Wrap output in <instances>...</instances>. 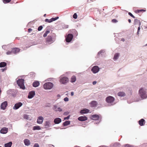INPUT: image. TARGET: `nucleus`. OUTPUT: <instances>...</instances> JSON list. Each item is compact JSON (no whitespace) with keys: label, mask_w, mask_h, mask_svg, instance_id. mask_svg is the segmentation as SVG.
<instances>
[{"label":"nucleus","mask_w":147,"mask_h":147,"mask_svg":"<svg viewBox=\"0 0 147 147\" xmlns=\"http://www.w3.org/2000/svg\"><path fill=\"white\" fill-rule=\"evenodd\" d=\"M140 26H139L138 27V31H140Z\"/></svg>","instance_id":"obj_50"},{"label":"nucleus","mask_w":147,"mask_h":147,"mask_svg":"<svg viewBox=\"0 0 147 147\" xmlns=\"http://www.w3.org/2000/svg\"><path fill=\"white\" fill-rule=\"evenodd\" d=\"M74 92H71V96H73V95H74Z\"/></svg>","instance_id":"obj_53"},{"label":"nucleus","mask_w":147,"mask_h":147,"mask_svg":"<svg viewBox=\"0 0 147 147\" xmlns=\"http://www.w3.org/2000/svg\"><path fill=\"white\" fill-rule=\"evenodd\" d=\"M119 53H116L115 54L113 57V59L115 61L118 58L119 56Z\"/></svg>","instance_id":"obj_28"},{"label":"nucleus","mask_w":147,"mask_h":147,"mask_svg":"<svg viewBox=\"0 0 147 147\" xmlns=\"http://www.w3.org/2000/svg\"><path fill=\"white\" fill-rule=\"evenodd\" d=\"M139 32H140L139 31H137V35H138L139 34H140L139 33Z\"/></svg>","instance_id":"obj_52"},{"label":"nucleus","mask_w":147,"mask_h":147,"mask_svg":"<svg viewBox=\"0 0 147 147\" xmlns=\"http://www.w3.org/2000/svg\"><path fill=\"white\" fill-rule=\"evenodd\" d=\"M56 39V35L54 33H53L51 35L48 36L46 38V43L47 44L50 45L53 43Z\"/></svg>","instance_id":"obj_1"},{"label":"nucleus","mask_w":147,"mask_h":147,"mask_svg":"<svg viewBox=\"0 0 147 147\" xmlns=\"http://www.w3.org/2000/svg\"><path fill=\"white\" fill-rule=\"evenodd\" d=\"M105 146H102V147H105Z\"/></svg>","instance_id":"obj_58"},{"label":"nucleus","mask_w":147,"mask_h":147,"mask_svg":"<svg viewBox=\"0 0 147 147\" xmlns=\"http://www.w3.org/2000/svg\"><path fill=\"white\" fill-rule=\"evenodd\" d=\"M117 95L120 97H123L125 96V94L123 92H120L118 93Z\"/></svg>","instance_id":"obj_22"},{"label":"nucleus","mask_w":147,"mask_h":147,"mask_svg":"<svg viewBox=\"0 0 147 147\" xmlns=\"http://www.w3.org/2000/svg\"><path fill=\"white\" fill-rule=\"evenodd\" d=\"M39 147V145L38 144H37V143H36L34 144L33 147Z\"/></svg>","instance_id":"obj_44"},{"label":"nucleus","mask_w":147,"mask_h":147,"mask_svg":"<svg viewBox=\"0 0 147 147\" xmlns=\"http://www.w3.org/2000/svg\"><path fill=\"white\" fill-rule=\"evenodd\" d=\"M120 146V144L117 143H115L114 144V146L115 147H119Z\"/></svg>","instance_id":"obj_36"},{"label":"nucleus","mask_w":147,"mask_h":147,"mask_svg":"<svg viewBox=\"0 0 147 147\" xmlns=\"http://www.w3.org/2000/svg\"><path fill=\"white\" fill-rule=\"evenodd\" d=\"M59 18L58 17H56L55 18H53L50 19H46L45 20V21L46 22L51 23L53 21H55Z\"/></svg>","instance_id":"obj_9"},{"label":"nucleus","mask_w":147,"mask_h":147,"mask_svg":"<svg viewBox=\"0 0 147 147\" xmlns=\"http://www.w3.org/2000/svg\"><path fill=\"white\" fill-rule=\"evenodd\" d=\"M53 87V84L52 83L48 82L45 84L43 85L44 88L45 89H50Z\"/></svg>","instance_id":"obj_4"},{"label":"nucleus","mask_w":147,"mask_h":147,"mask_svg":"<svg viewBox=\"0 0 147 147\" xmlns=\"http://www.w3.org/2000/svg\"><path fill=\"white\" fill-rule=\"evenodd\" d=\"M53 109L55 111L61 112L62 111V109L59 107H58L57 105H54Z\"/></svg>","instance_id":"obj_11"},{"label":"nucleus","mask_w":147,"mask_h":147,"mask_svg":"<svg viewBox=\"0 0 147 147\" xmlns=\"http://www.w3.org/2000/svg\"><path fill=\"white\" fill-rule=\"evenodd\" d=\"M73 38V36L72 34H68L66 38V41L67 42H70L72 40Z\"/></svg>","instance_id":"obj_7"},{"label":"nucleus","mask_w":147,"mask_h":147,"mask_svg":"<svg viewBox=\"0 0 147 147\" xmlns=\"http://www.w3.org/2000/svg\"><path fill=\"white\" fill-rule=\"evenodd\" d=\"M42 28L43 27L42 26H40L38 28V30L39 31H40L42 30Z\"/></svg>","instance_id":"obj_39"},{"label":"nucleus","mask_w":147,"mask_h":147,"mask_svg":"<svg viewBox=\"0 0 147 147\" xmlns=\"http://www.w3.org/2000/svg\"><path fill=\"white\" fill-rule=\"evenodd\" d=\"M12 144V142H10L8 143L5 144L4 146L5 147H11Z\"/></svg>","instance_id":"obj_25"},{"label":"nucleus","mask_w":147,"mask_h":147,"mask_svg":"<svg viewBox=\"0 0 147 147\" xmlns=\"http://www.w3.org/2000/svg\"><path fill=\"white\" fill-rule=\"evenodd\" d=\"M23 104L21 102H18L15 104L13 109L16 110L19 109L20 107L22 106Z\"/></svg>","instance_id":"obj_8"},{"label":"nucleus","mask_w":147,"mask_h":147,"mask_svg":"<svg viewBox=\"0 0 147 147\" xmlns=\"http://www.w3.org/2000/svg\"><path fill=\"white\" fill-rule=\"evenodd\" d=\"M145 46H147V43L145 45Z\"/></svg>","instance_id":"obj_59"},{"label":"nucleus","mask_w":147,"mask_h":147,"mask_svg":"<svg viewBox=\"0 0 147 147\" xmlns=\"http://www.w3.org/2000/svg\"><path fill=\"white\" fill-rule=\"evenodd\" d=\"M76 80V78L75 76H72L71 79V82H75Z\"/></svg>","instance_id":"obj_30"},{"label":"nucleus","mask_w":147,"mask_h":147,"mask_svg":"<svg viewBox=\"0 0 147 147\" xmlns=\"http://www.w3.org/2000/svg\"><path fill=\"white\" fill-rule=\"evenodd\" d=\"M43 117L42 116H39L37 119V122L39 124H42L43 122Z\"/></svg>","instance_id":"obj_12"},{"label":"nucleus","mask_w":147,"mask_h":147,"mask_svg":"<svg viewBox=\"0 0 147 147\" xmlns=\"http://www.w3.org/2000/svg\"><path fill=\"white\" fill-rule=\"evenodd\" d=\"M32 30V29L31 28H29L28 29V32H30Z\"/></svg>","instance_id":"obj_48"},{"label":"nucleus","mask_w":147,"mask_h":147,"mask_svg":"<svg viewBox=\"0 0 147 147\" xmlns=\"http://www.w3.org/2000/svg\"><path fill=\"white\" fill-rule=\"evenodd\" d=\"M17 83L20 87V88L24 89H25V87L24 84V80L22 79H19L17 81Z\"/></svg>","instance_id":"obj_5"},{"label":"nucleus","mask_w":147,"mask_h":147,"mask_svg":"<svg viewBox=\"0 0 147 147\" xmlns=\"http://www.w3.org/2000/svg\"><path fill=\"white\" fill-rule=\"evenodd\" d=\"M125 147H133V146L129 144H127L125 145Z\"/></svg>","instance_id":"obj_43"},{"label":"nucleus","mask_w":147,"mask_h":147,"mask_svg":"<svg viewBox=\"0 0 147 147\" xmlns=\"http://www.w3.org/2000/svg\"><path fill=\"white\" fill-rule=\"evenodd\" d=\"M77 16H78L77 15L76 13H74V15L73 16V18L75 19H76L77 18Z\"/></svg>","instance_id":"obj_38"},{"label":"nucleus","mask_w":147,"mask_h":147,"mask_svg":"<svg viewBox=\"0 0 147 147\" xmlns=\"http://www.w3.org/2000/svg\"><path fill=\"white\" fill-rule=\"evenodd\" d=\"M41 129L40 127V126H35L33 127V130H40Z\"/></svg>","instance_id":"obj_32"},{"label":"nucleus","mask_w":147,"mask_h":147,"mask_svg":"<svg viewBox=\"0 0 147 147\" xmlns=\"http://www.w3.org/2000/svg\"><path fill=\"white\" fill-rule=\"evenodd\" d=\"M0 147H1V146H0Z\"/></svg>","instance_id":"obj_62"},{"label":"nucleus","mask_w":147,"mask_h":147,"mask_svg":"<svg viewBox=\"0 0 147 147\" xmlns=\"http://www.w3.org/2000/svg\"><path fill=\"white\" fill-rule=\"evenodd\" d=\"M97 104L96 102L95 101H92L90 103V105L92 107H95Z\"/></svg>","instance_id":"obj_27"},{"label":"nucleus","mask_w":147,"mask_h":147,"mask_svg":"<svg viewBox=\"0 0 147 147\" xmlns=\"http://www.w3.org/2000/svg\"><path fill=\"white\" fill-rule=\"evenodd\" d=\"M106 101L110 106L113 105L115 104V98L113 96H109L106 98Z\"/></svg>","instance_id":"obj_3"},{"label":"nucleus","mask_w":147,"mask_h":147,"mask_svg":"<svg viewBox=\"0 0 147 147\" xmlns=\"http://www.w3.org/2000/svg\"><path fill=\"white\" fill-rule=\"evenodd\" d=\"M112 22L113 23H115L117 22V21L115 19H113L112 20Z\"/></svg>","instance_id":"obj_41"},{"label":"nucleus","mask_w":147,"mask_h":147,"mask_svg":"<svg viewBox=\"0 0 147 147\" xmlns=\"http://www.w3.org/2000/svg\"><path fill=\"white\" fill-rule=\"evenodd\" d=\"M128 14L132 18H135V17L133 16L131 13L129 12Z\"/></svg>","instance_id":"obj_40"},{"label":"nucleus","mask_w":147,"mask_h":147,"mask_svg":"<svg viewBox=\"0 0 147 147\" xmlns=\"http://www.w3.org/2000/svg\"><path fill=\"white\" fill-rule=\"evenodd\" d=\"M99 118V116L97 115H93L92 116V118L93 120H97Z\"/></svg>","instance_id":"obj_26"},{"label":"nucleus","mask_w":147,"mask_h":147,"mask_svg":"<svg viewBox=\"0 0 147 147\" xmlns=\"http://www.w3.org/2000/svg\"><path fill=\"white\" fill-rule=\"evenodd\" d=\"M90 1H93V0H90Z\"/></svg>","instance_id":"obj_61"},{"label":"nucleus","mask_w":147,"mask_h":147,"mask_svg":"<svg viewBox=\"0 0 147 147\" xmlns=\"http://www.w3.org/2000/svg\"><path fill=\"white\" fill-rule=\"evenodd\" d=\"M61 121V119L59 118H57L54 120V122L55 124H59Z\"/></svg>","instance_id":"obj_18"},{"label":"nucleus","mask_w":147,"mask_h":147,"mask_svg":"<svg viewBox=\"0 0 147 147\" xmlns=\"http://www.w3.org/2000/svg\"><path fill=\"white\" fill-rule=\"evenodd\" d=\"M105 52V51L104 50H102V53H104Z\"/></svg>","instance_id":"obj_54"},{"label":"nucleus","mask_w":147,"mask_h":147,"mask_svg":"<svg viewBox=\"0 0 147 147\" xmlns=\"http://www.w3.org/2000/svg\"><path fill=\"white\" fill-rule=\"evenodd\" d=\"M96 83V82L94 81L93 82L92 84L93 85H95Z\"/></svg>","instance_id":"obj_49"},{"label":"nucleus","mask_w":147,"mask_h":147,"mask_svg":"<svg viewBox=\"0 0 147 147\" xmlns=\"http://www.w3.org/2000/svg\"><path fill=\"white\" fill-rule=\"evenodd\" d=\"M138 12H140V11H145L144 10V9H141V10H137Z\"/></svg>","instance_id":"obj_47"},{"label":"nucleus","mask_w":147,"mask_h":147,"mask_svg":"<svg viewBox=\"0 0 147 147\" xmlns=\"http://www.w3.org/2000/svg\"><path fill=\"white\" fill-rule=\"evenodd\" d=\"M39 82H38L36 81L33 83L32 85L33 87H36L39 86Z\"/></svg>","instance_id":"obj_21"},{"label":"nucleus","mask_w":147,"mask_h":147,"mask_svg":"<svg viewBox=\"0 0 147 147\" xmlns=\"http://www.w3.org/2000/svg\"><path fill=\"white\" fill-rule=\"evenodd\" d=\"M134 25L138 24L140 26L141 25V23L139 20L137 19H135L134 20Z\"/></svg>","instance_id":"obj_24"},{"label":"nucleus","mask_w":147,"mask_h":147,"mask_svg":"<svg viewBox=\"0 0 147 147\" xmlns=\"http://www.w3.org/2000/svg\"><path fill=\"white\" fill-rule=\"evenodd\" d=\"M50 32V31L49 30H47L45 32V33L43 35V36L44 37H46L47 34H49Z\"/></svg>","instance_id":"obj_31"},{"label":"nucleus","mask_w":147,"mask_h":147,"mask_svg":"<svg viewBox=\"0 0 147 147\" xmlns=\"http://www.w3.org/2000/svg\"><path fill=\"white\" fill-rule=\"evenodd\" d=\"M7 65V63L6 62H3L0 63V67H3Z\"/></svg>","instance_id":"obj_29"},{"label":"nucleus","mask_w":147,"mask_h":147,"mask_svg":"<svg viewBox=\"0 0 147 147\" xmlns=\"http://www.w3.org/2000/svg\"><path fill=\"white\" fill-rule=\"evenodd\" d=\"M78 119L81 121H85L87 119V118L85 116H80L78 118Z\"/></svg>","instance_id":"obj_16"},{"label":"nucleus","mask_w":147,"mask_h":147,"mask_svg":"<svg viewBox=\"0 0 147 147\" xmlns=\"http://www.w3.org/2000/svg\"><path fill=\"white\" fill-rule=\"evenodd\" d=\"M89 110L87 109H84L81 110L80 112V113L81 114L87 113L89 112Z\"/></svg>","instance_id":"obj_19"},{"label":"nucleus","mask_w":147,"mask_h":147,"mask_svg":"<svg viewBox=\"0 0 147 147\" xmlns=\"http://www.w3.org/2000/svg\"><path fill=\"white\" fill-rule=\"evenodd\" d=\"M70 123V122L69 121H65L63 123L64 126H67L69 125Z\"/></svg>","instance_id":"obj_33"},{"label":"nucleus","mask_w":147,"mask_h":147,"mask_svg":"<svg viewBox=\"0 0 147 147\" xmlns=\"http://www.w3.org/2000/svg\"><path fill=\"white\" fill-rule=\"evenodd\" d=\"M69 113V112L68 111L65 112L63 113V115H67Z\"/></svg>","instance_id":"obj_42"},{"label":"nucleus","mask_w":147,"mask_h":147,"mask_svg":"<svg viewBox=\"0 0 147 147\" xmlns=\"http://www.w3.org/2000/svg\"><path fill=\"white\" fill-rule=\"evenodd\" d=\"M69 80L67 78L64 77L61 78L60 79V82L61 83L63 84H65L68 82Z\"/></svg>","instance_id":"obj_6"},{"label":"nucleus","mask_w":147,"mask_h":147,"mask_svg":"<svg viewBox=\"0 0 147 147\" xmlns=\"http://www.w3.org/2000/svg\"><path fill=\"white\" fill-rule=\"evenodd\" d=\"M128 22L129 23H131V20L130 19H129L128 20Z\"/></svg>","instance_id":"obj_55"},{"label":"nucleus","mask_w":147,"mask_h":147,"mask_svg":"<svg viewBox=\"0 0 147 147\" xmlns=\"http://www.w3.org/2000/svg\"><path fill=\"white\" fill-rule=\"evenodd\" d=\"M64 100L65 101H67L69 100L68 98L67 97L65 98Z\"/></svg>","instance_id":"obj_46"},{"label":"nucleus","mask_w":147,"mask_h":147,"mask_svg":"<svg viewBox=\"0 0 147 147\" xmlns=\"http://www.w3.org/2000/svg\"><path fill=\"white\" fill-rule=\"evenodd\" d=\"M11 1V0H3V2L5 4Z\"/></svg>","instance_id":"obj_35"},{"label":"nucleus","mask_w":147,"mask_h":147,"mask_svg":"<svg viewBox=\"0 0 147 147\" xmlns=\"http://www.w3.org/2000/svg\"><path fill=\"white\" fill-rule=\"evenodd\" d=\"M101 53V52H100V51H99L98 53V54H100Z\"/></svg>","instance_id":"obj_57"},{"label":"nucleus","mask_w":147,"mask_h":147,"mask_svg":"<svg viewBox=\"0 0 147 147\" xmlns=\"http://www.w3.org/2000/svg\"><path fill=\"white\" fill-rule=\"evenodd\" d=\"M8 129L6 127H4L2 128L0 130V132L3 134H6L8 131Z\"/></svg>","instance_id":"obj_17"},{"label":"nucleus","mask_w":147,"mask_h":147,"mask_svg":"<svg viewBox=\"0 0 147 147\" xmlns=\"http://www.w3.org/2000/svg\"><path fill=\"white\" fill-rule=\"evenodd\" d=\"M24 142L25 145L26 146H29L30 144V140L28 139H25L24 140Z\"/></svg>","instance_id":"obj_20"},{"label":"nucleus","mask_w":147,"mask_h":147,"mask_svg":"<svg viewBox=\"0 0 147 147\" xmlns=\"http://www.w3.org/2000/svg\"><path fill=\"white\" fill-rule=\"evenodd\" d=\"M35 95L34 91H32L29 92L28 97L29 98H32Z\"/></svg>","instance_id":"obj_13"},{"label":"nucleus","mask_w":147,"mask_h":147,"mask_svg":"<svg viewBox=\"0 0 147 147\" xmlns=\"http://www.w3.org/2000/svg\"><path fill=\"white\" fill-rule=\"evenodd\" d=\"M86 147H90L89 146H86Z\"/></svg>","instance_id":"obj_60"},{"label":"nucleus","mask_w":147,"mask_h":147,"mask_svg":"<svg viewBox=\"0 0 147 147\" xmlns=\"http://www.w3.org/2000/svg\"><path fill=\"white\" fill-rule=\"evenodd\" d=\"M12 54H16L20 51V49L18 48H14L12 49Z\"/></svg>","instance_id":"obj_15"},{"label":"nucleus","mask_w":147,"mask_h":147,"mask_svg":"<svg viewBox=\"0 0 147 147\" xmlns=\"http://www.w3.org/2000/svg\"><path fill=\"white\" fill-rule=\"evenodd\" d=\"M121 40L123 41V42H124L125 40L124 38H122Z\"/></svg>","instance_id":"obj_51"},{"label":"nucleus","mask_w":147,"mask_h":147,"mask_svg":"<svg viewBox=\"0 0 147 147\" xmlns=\"http://www.w3.org/2000/svg\"><path fill=\"white\" fill-rule=\"evenodd\" d=\"M6 53L7 55H8L12 54V50H11V51H8Z\"/></svg>","instance_id":"obj_37"},{"label":"nucleus","mask_w":147,"mask_h":147,"mask_svg":"<svg viewBox=\"0 0 147 147\" xmlns=\"http://www.w3.org/2000/svg\"><path fill=\"white\" fill-rule=\"evenodd\" d=\"M50 124V122L48 121H47L45 122V126L47 127H49Z\"/></svg>","instance_id":"obj_34"},{"label":"nucleus","mask_w":147,"mask_h":147,"mask_svg":"<svg viewBox=\"0 0 147 147\" xmlns=\"http://www.w3.org/2000/svg\"><path fill=\"white\" fill-rule=\"evenodd\" d=\"M70 115H69V116H67L66 117H64V120H66V119H69V118H70Z\"/></svg>","instance_id":"obj_45"},{"label":"nucleus","mask_w":147,"mask_h":147,"mask_svg":"<svg viewBox=\"0 0 147 147\" xmlns=\"http://www.w3.org/2000/svg\"><path fill=\"white\" fill-rule=\"evenodd\" d=\"M16 39H18V40H20V38L17 37H16Z\"/></svg>","instance_id":"obj_56"},{"label":"nucleus","mask_w":147,"mask_h":147,"mask_svg":"<svg viewBox=\"0 0 147 147\" xmlns=\"http://www.w3.org/2000/svg\"><path fill=\"white\" fill-rule=\"evenodd\" d=\"M7 105V101H4L3 102L1 105V109L3 110L5 109Z\"/></svg>","instance_id":"obj_14"},{"label":"nucleus","mask_w":147,"mask_h":147,"mask_svg":"<svg viewBox=\"0 0 147 147\" xmlns=\"http://www.w3.org/2000/svg\"><path fill=\"white\" fill-rule=\"evenodd\" d=\"M99 69L98 67L95 66L92 67L91 70L94 73H96L98 71Z\"/></svg>","instance_id":"obj_10"},{"label":"nucleus","mask_w":147,"mask_h":147,"mask_svg":"<svg viewBox=\"0 0 147 147\" xmlns=\"http://www.w3.org/2000/svg\"><path fill=\"white\" fill-rule=\"evenodd\" d=\"M139 94L142 99H145L147 98V94L146 89L143 88H141L139 91Z\"/></svg>","instance_id":"obj_2"},{"label":"nucleus","mask_w":147,"mask_h":147,"mask_svg":"<svg viewBox=\"0 0 147 147\" xmlns=\"http://www.w3.org/2000/svg\"><path fill=\"white\" fill-rule=\"evenodd\" d=\"M139 123L140 126L144 125L145 123V120L144 119H142L139 121Z\"/></svg>","instance_id":"obj_23"}]
</instances>
